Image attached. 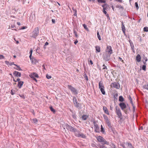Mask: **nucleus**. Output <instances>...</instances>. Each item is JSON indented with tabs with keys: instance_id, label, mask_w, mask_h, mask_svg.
Here are the masks:
<instances>
[{
	"instance_id": "nucleus-1",
	"label": "nucleus",
	"mask_w": 148,
	"mask_h": 148,
	"mask_svg": "<svg viewBox=\"0 0 148 148\" xmlns=\"http://www.w3.org/2000/svg\"><path fill=\"white\" fill-rule=\"evenodd\" d=\"M96 138L99 142L101 143L102 144H106L108 145L109 143L107 142L106 140L102 137L101 136H98L96 137Z\"/></svg>"
},
{
	"instance_id": "nucleus-2",
	"label": "nucleus",
	"mask_w": 148,
	"mask_h": 148,
	"mask_svg": "<svg viewBox=\"0 0 148 148\" xmlns=\"http://www.w3.org/2000/svg\"><path fill=\"white\" fill-rule=\"evenodd\" d=\"M73 101L74 105L76 107L78 108L79 109L82 108L81 104L77 102V99L75 97H73Z\"/></svg>"
},
{
	"instance_id": "nucleus-3",
	"label": "nucleus",
	"mask_w": 148,
	"mask_h": 148,
	"mask_svg": "<svg viewBox=\"0 0 148 148\" xmlns=\"http://www.w3.org/2000/svg\"><path fill=\"white\" fill-rule=\"evenodd\" d=\"M39 30L38 27H36L31 34V36L34 38H36L39 35Z\"/></svg>"
},
{
	"instance_id": "nucleus-4",
	"label": "nucleus",
	"mask_w": 148,
	"mask_h": 148,
	"mask_svg": "<svg viewBox=\"0 0 148 148\" xmlns=\"http://www.w3.org/2000/svg\"><path fill=\"white\" fill-rule=\"evenodd\" d=\"M99 88L100 89V91L104 95L105 94V91L104 90V87L102 81H100L99 83Z\"/></svg>"
},
{
	"instance_id": "nucleus-5",
	"label": "nucleus",
	"mask_w": 148,
	"mask_h": 148,
	"mask_svg": "<svg viewBox=\"0 0 148 148\" xmlns=\"http://www.w3.org/2000/svg\"><path fill=\"white\" fill-rule=\"evenodd\" d=\"M67 86L68 89L71 91L75 95L78 94V91L75 88L70 85H68Z\"/></svg>"
},
{
	"instance_id": "nucleus-6",
	"label": "nucleus",
	"mask_w": 148,
	"mask_h": 148,
	"mask_svg": "<svg viewBox=\"0 0 148 148\" xmlns=\"http://www.w3.org/2000/svg\"><path fill=\"white\" fill-rule=\"evenodd\" d=\"M66 127L67 129L70 130L71 132H77V130L74 128L73 127L67 124H65Z\"/></svg>"
},
{
	"instance_id": "nucleus-7",
	"label": "nucleus",
	"mask_w": 148,
	"mask_h": 148,
	"mask_svg": "<svg viewBox=\"0 0 148 148\" xmlns=\"http://www.w3.org/2000/svg\"><path fill=\"white\" fill-rule=\"evenodd\" d=\"M116 112L118 116V117L120 118V119H122V114L120 109L117 106L116 107Z\"/></svg>"
},
{
	"instance_id": "nucleus-8",
	"label": "nucleus",
	"mask_w": 148,
	"mask_h": 148,
	"mask_svg": "<svg viewBox=\"0 0 148 148\" xmlns=\"http://www.w3.org/2000/svg\"><path fill=\"white\" fill-rule=\"evenodd\" d=\"M103 59L106 61H109L110 58V55L107 53H105L103 55Z\"/></svg>"
},
{
	"instance_id": "nucleus-9",
	"label": "nucleus",
	"mask_w": 148,
	"mask_h": 148,
	"mask_svg": "<svg viewBox=\"0 0 148 148\" xmlns=\"http://www.w3.org/2000/svg\"><path fill=\"white\" fill-rule=\"evenodd\" d=\"M93 123L94 125V130L95 132L97 133L99 132V128L97 122L96 121H94Z\"/></svg>"
},
{
	"instance_id": "nucleus-10",
	"label": "nucleus",
	"mask_w": 148,
	"mask_h": 148,
	"mask_svg": "<svg viewBox=\"0 0 148 148\" xmlns=\"http://www.w3.org/2000/svg\"><path fill=\"white\" fill-rule=\"evenodd\" d=\"M78 134H75V135L77 137H81L83 138H86V136L83 133L80 134V132L79 131H77Z\"/></svg>"
},
{
	"instance_id": "nucleus-11",
	"label": "nucleus",
	"mask_w": 148,
	"mask_h": 148,
	"mask_svg": "<svg viewBox=\"0 0 148 148\" xmlns=\"http://www.w3.org/2000/svg\"><path fill=\"white\" fill-rule=\"evenodd\" d=\"M112 86L114 88H116L117 89H119L120 88V86L119 84L117 83H112L111 84Z\"/></svg>"
},
{
	"instance_id": "nucleus-12",
	"label": "nucleus",
	"mask_w": 148,
	"mask_h": 148,
	"mask_svg": "<svg viewBox=\"0 0 148 148\" xmlns=\"http://www.w3.org/2000/svg\"><path fill=\"white\" fill-rule=\"evenodd\" d=\"M106 51H107L109 54L111 55L112 53V50L110 46H108L107 47Z\"/></svg>"
},
{
	"instance_id": "nucleus-13",
	"label": "nucleus",
	"mask_w": 148,
	"mask_h": 148,
	"mask_svg": "<svg viewBox=\"0 0 148 148\" xmlns=\"http://www.w3.org/2000/svg\"><path fill=\"white\" fill-rule=\"evenodd\" d=\"M119 106L122 110H123L127 107L126 105L123 102L120 103L119 104Z\"/></svg>"
},
{
	"instance_id": "nucleus-14",
	"label": "nucleus",
	"mask_w": 148,
	"mask_h": 148,
	"mask_svg": "<svg viewBox=\"0 0 148 148\" xmlns=\"http://www.w3.org/2000/svg\"><path fill=\"white\" fill-rule=\"evenodd\" d=\"M13 74L14 76L17 77H20L21 76V73L16 71H14Z\"/></svg>"
},
{
	"instance_id": "nucleus-15",
	"label": "nucleus",
	"mask_w": 148,
	"mask_h": 148,
	"mask_svg": "<svg viewBox=\"0 0 148 148\" xmlns=\"http://www.w3.org/2000/svg\"><path fill=\"white\" fill-rule=\"evenodd\" d=\"M32 64H36L38 62V60L34 58H32V60H31Z\"/></svg>"
},
{
	"instance_id": "nucleus-16",
	"label": "nucleus",
	"mask_w": 148,
	"mask_h": 148,
	"mask_svg": "<svg viewBox=\"0 0 148 148\" xmlns=\"http://www.w3.org/2000/svg\"><path fill=\"white\" fill-rule=\"evenodd\" d=\"M30 76L31 77H38V75L36 73H32L31 75H30Z\"/></svg>"
},
{
	"instance_id": "nucleus-17",
	"label": "nucleus",
	"mask_w": 148,
	"mask_h": 148,
	"mask_svg": "<svg viewBox=\"0 0 148 148\" xmlns=\"http://www.w3.org/2000/svg\"><path fill=\"white\" fill-rule=\"evenodd\" d=\"M103 110L105 113L108 115H109V113L108 112V110L107 108L105 106H103Z\"/></svg>"
},
{
	"instance_id": "nucleus-18",
	"label": "nucleus",
	"mask_w": 148,
	"mask_h": 148,
	"mask_svg": "<svg viewBox=\"0 0 148 148\" xmlns=\"http://www.w3.org/2000/svg\"><path fill=\"white\" fill-rule=\"evenodd\" d=\"M136 59L138 62H139L141 61V56L139 54H138L136 57Z\"/></svg>"
},
{
	"instance_id": "nucleus-19",
	"label": "nucleus",
	"mask_w": 148,
	"mask_h": 148,
	"mask_svg": "<svg viewBox=\"0 0 148 148\" xmlns=\"http://www.w3.org/2000/svg\"><path fill=\"white\" fill-rule=\"evenodd\" d=\"M23 81H20L18 82V86L19 88H21L23 85Z\"/></svg>"
},
{
	"instance_id": "nucleus-20",
	"label": "nucleus",
	"mask_w": 148,
	"mask_h": 148,
	"mask_svg": "<svg viewBox=\"0 0 148 148\" xmlns=\"http://www.w3.org/2000/svg\"><path fill=\"white\" fill-rule=\"evenodd\" d=\"M101 132L103 134H106V132H105V129L103 127V126L102 125H101Z\"/></svg>"
},
{
	"instance_id": "nucleus-21",
	"label": "nucleus",
	"mask_w": 148,
	"mask_h": 148,
	"mask_svg": "<svg viewBox=\"0 0 148 148\" xmlns=\"http://www.w3.org/2000/svg\"><path fill=\"white\" fill-rule=\"evenodd\" d=\"M121 23H122V25H121L122 29V30L123 32L124 33H125V27L124 26V25L123 24V21H122Z\"/></svg>"
},
{
	"instance_id": "nucleus-22",
	"label": "nucleus",
	"mask_w": 148,
	"mask_h": 148,
	"mask_svg": "<svg viewBox=\"0 0 148 148\" xmlns=\"http://www.w3.org/2000/svg\"><path fill=\"white\" fill-rule=\"evenodd\" d=\"M96 50L98 52H99L100 51V48L99 46H96L95 47Z\"/></svg>"
},
{
	"instance_id": "nucleus-23",
	"label": "nucleus",
	"mask_w": 148,
	"mask_h": 148,
	"mask_svg": "<svg viewBox=\"0 0 148 148\" xmlns=\"http://www.w3.org/2000/svg\"><path fill=\"white\" fill-rule=\"evenodd\" d=\"M116 7L117 8H119V9H121L122 10H123V7L121 5L118 4L116 5Z\"/></svg>"
},
{
	"instance_id": "nucleus-24",
	"label": "nucleus",
	"mask_w": 148,
	"mask_h": 148,
	"mask_svg": "<svg viewBox=\"0 0 148 148\" xmlns=\"http://www.w3.org/2000/svg\"><path fill=\"white\" fill-rule=\"evenodd\" d=\"M124 98L122 96H120L119 97V101L121 102H123L124 101Z\"/></svg>"
},
{
	"instance_id": "nucleus-25",
	"label": "nucleus",
	"mask_w": 148,
	"mask_h": 148,
	"mask_svg": "<svg viewBox=\"0 0 148 148\" xmlns=\"http://www.w3.org/2000/svg\"><path fill=\"white\" fill-rule=\"evenodd\" d=\"M88 117V116L86 115H84L82 116V119L84 120H86Z\"/></svg>"
},
{
	"instance_id": "nucleus-26",
	"label": "nucleus",
	"mask_w": 148,
	"mask_h": 148,
	"mask_svg": "<svg viewBox=\"0 0 148 148\" xmlns=\"http://www.w3.org/2000/svg\"><path fill=\"white\" fill-rule=\"evenodd\" d=\"M49 108L50 109V110L51 111L53 112V113H54L56 112V110L55 109H54L52 106H51L49 107Z\"/></svg>"
},
{
	"instance_id": "nucleus-27",
	"label": "nucleus",
	"mask_w": 148,
	"mask_h": 148,
	"mask_svg": "<svg viewBox=\"0 0 148 148\" xmlns=\"http://www.w3.org/2000/svg\"><path fill=\"white\" fill-rule=\"evenodd\" d=\"M103 117L106 122L109 120L108 117L105 114L103 115Z\"/></svg>"
},
{
	"instance_id": "nucleus-28",
	"label": "nucleus",
	"mask_w": 148,
	"mask_h": 148,
	"mask_svg": "<svg viewBox=\"0 0 148 148\" xmlns=\"http://www.w3.org/2000/svg\"><path fill=\"white\" fill-rule=\"evenodd\" d=\"M143 88L148 90V84H145L143 86Z\"/></svg>"
},
{
	"instance_id": "nucleus-29",
	"label": "nucleus",
	"mask_w": 148,
	"mask_h": 148,
	"mask_svg": "<svg viewBox=\"0 0 148 148\" xmlns=\"http://www.w3.org/2000/svg\"><path fill=\"white\" fill-rule=\"evenodd\" d=\"M73 33L75 34V36L76 38H77L78 37V36L77 34V32H76V31L74 29L73 30Z\"/></svg>"
},
{
	"instance_id": "nucleus-30",
	"label": "nucleus",
	"mask_w": 148,
	"mask_h": 148,
	"mask_svg": "<svg viewBox=\"0 0 148 148\" xmlns=\"http://www.w3.org/2000/svg\"><path fill=\"white\" fill-rule=\"evenodd\" d=\"M106 123H107L108 126L110 127H111V125L110 122L109 121V120L107 121L106 122Z\"/></svg>"
},
{
	"instance_id": "nucleus-31",
	"label": "nucleus",
	"mask_w": 148,
	"mask_h": 148,
	"mask_svg": "<svg viewBox=\"0 0 148 148\" xmlns=\"http://www.w3.org/2000/svg\"><path fill=\"white\" fill-rule=\"evenodd\" d=\"M98 2L99 3H105L106 1L104 0H97Z\"/></svg>"
},
{
	"instance_id": "nucleus-32",
	"label": "nucleus",
	"mask_w": 148,
	"mask_h": 148,
	"mask_svg": "<svg viewBox=\"0 0 148 148\" xmlns=\"http://www.w3.org/2000/svg\"><path fill=\"white\" fill-rule=\"evenodd\" d=\"M97 37H98V39H99V40H101V36H100V35L99 34V32L98 31H97Z\"/></svg>"
},
{
	"instance_id": "nucleus-33",
	"label": "nucleus",
	"mask_w": 148,
	"mask_h": 148,
	"mask_svg": "<svg viewBox=\"0 0 148 148\" xmlns=\"http://www.w3.org/2000/svg\"><path fill=\"white\" fill-rule=\"evenodd\" d=\"M128 99L130 101V102L131 103V104H132V105H133V104H134L133 103L132 99L130 96L129 97Z\"/></svg>"
},
{
	"instance_id": "nucleus-34",
	"label": "nucleus",
	"mask_w": 148,
	"mask_h": 148,
	"mask_svg": "<svg viewBox=\"0 0 148 148\" xmlns=\"http://www.w3.org/2000/svg\"><path fill=\"white\" fill-rule=\"evenodd\" d=\"M72 116L73 117V119H76L77 118V117L75 115V113L74 112H72Z\"/></svg>"
},
{
	"instance_id": "nucleus-35",
	"label": "nucleus",
	"mask_w": 148,
	"mask_h": 148,
	"mask_svg": "<svg viewBox=\"0 0 148 148\" xmlns=\"http://www.w3.org/2000/svg\"><path fill=\"white\" fill-rule=\"evenodd\" d=\"M83 26L84 28L85 29H86V30H87V31H88V27H87L86 24H84L83 25Z\"/></svg>"
},
{
	"instance_id": "nucleus-36",
	"label": "nucleus",
	"mask_w": 148,
	"mask_h": 148,
	"mask_svg": "<svg viewBox=\"0 0 148 148\" xmlns=\"http://www.w3.org/2000/svg\"><path fill=\"white\" fill-rule=\"evenodd\" d=\"M127 145L128 147H129L133 148L134 147L132 146V145L131 143H127Z\"/></svg>"
},
{
	"instance_id": "nucleus-37",
	"label": "nucleus",
	"mask_w": 148,
	"mask_h": 148,
	"mask_svg": "<svg viewBox=\"0 0 148 148\" xmlns=\"http://www.w3.org/2000/svg\"><path fill=\"white\" fill-rule=\"evenodd\" d=\"M16 66L17 67V69H16L18 71H21L22 70L21 69V68L19 66L17 65H16Z\"/></svg>"
},
{
	"instance_id": "nucleus-38",
	"label": "nucleus",
	"mask_w": 148,
	"mask_h": 148,
	"mask_svg": "<svg viewBox=\"0 0 148 148\" xmlns=\"http://www.w3.org/2000/svg\"><path fill=\"white\" fill-rule=\"evenodd\" d=\"M84 78L86 80L88 81V76H87V75L85 73V74H84Z\"/></svg>"
},
{
	"instance_id": "nucleus-39",
	"label": "nucleus",
	"mask_w": 148,
	"mask_h": 148,
	"mask_svg": "<svg viewBox=\"0 0 148 148\" xmlns=\"http://www.w3.org/2000/svg\"><path fill=\"white\" fill-rule=\"evenodd\" d=\"M15 91L14 90H11L10 93L12 95H14L15 94Z\"/></svg>"
},
{
	"instance_id": "nucleus-40",
	"label": "nucleus",
	"mask_w": 148,
	"mask_h": 148,
	"mask_svg": "<svg viewBox=\"0 0 148 148\" xmlns=\"http://www.w3.org/2000/svg\"><path fill=\"white\" fill-rule=\"evenodd\" d=\"M143 30L146 32H148V27H145L143 28Z\"/></svg>"
},
{
	"instance_id": "nucleus-41",
	"label": "nucleus",
	"mask_w": 148,
	"mask_h": 148,
	"mask_svg": "<svg viewBox=\"0 0 148 148\" xmlns=\"http://www.w3.org/2000/svg\"><path fill=\"white\" fill-rule=\"evenodd\" d=\"M103 66L104 67L102 68V70H104V69L107 70L108 69L106 66L104 64H103Z\"/></svg>"
},
{
	"instance_id": "nucleus-42",
	"label": "nucleus",
	"mask_w": 148,
	"mask_h": 148,
	"mask_svg": "<svg viewBox=\"0 0 148 148\" xmlns=\"http://www.w3.org/2000/svg\"><path fill=\"white\" fill-rule=\"evenodd\" d=\"M132 106H133V113L135 112L136 107H135V106H134V104H133V105H132Z\"/></svg>"
},
{
	"instance_id": "nucleus-43",
	"label": "nucleus",
	"mask_w": 148,
	"mask_h": 148,
	"mask_svg": "<svg viewBox=\"0 0 148 148\" xmlns=\"http://www.w3.org/2000/svg\"><path fill=\"white\" fill-rule=\"evenodd\" d=\"M135 6H136V7L137 9L138 10L139 8V7L138 6V3L137 2H136L135 3Z\"/></svg>"
},
{
	"instance_id": "nucleus-44",
	"label": "nucleus",
	"mask_w": 148,
	"mask_h": 148,
	"mask_svg": "<svg viewBox=\"0 0 148 148\" xmlns=\"http://www.w3.org/2000/svg\"><path fill=\"white\" fill-rule=\"evenodd\" d=\"M146 66L145 65H143L142 67V69L144 71L146 70Z\"/></svg>"
},
{
	"instance_id": "nucleus-45",
	"label": "nucleus",
	"mask_w": 148,
	"mask_h": 148,
	"mask_svg": "<svg viewBox=\"0 0 148 148\" xmlns=\"http://www.w3.org/2000/svg\"><path fill=\"white\" fill-rule=\"evenodd\" d=\"M46 78L48 79H50L51 77V76H50L49 75L47 74L46 75Z\"/></svg>"
},
{
	"instance_id": "nucleus-46",
	"label": "nucleus",
	"mask_w": 148,
	"mask_h": 148,
	"mask_svg": "<svg viewBox=\"0 0 148 148\" xmlns=\"http://www.w3.org/2000/svg\"><path fill=\"white\" fill-rule=\"evenodd\" d=\"M11 28H13V29L12 30H16V29L15 28H14L15 27L14 25H11Z\"/></svg>"
},
{
	"instance_id": "nucleus-47",
	"label": "nucleus",
	"mask_w": 148,
	"mask_h": 148,
	"mask_svg": "<svg viewBox=\"0 0 148 148\" xmlns=\"http://www.w3.org/2000/svg\"><path fill=\"white\" fill-rule=\"evenodd\" d=\"M5 58L2 55H0V59H4Z\"/></svg>"
},
{
	"instance_id": "nucleus-48",
	"label": "nucleus",
	"mask_w": 148,
	"mask_h": 148,
	"mask_svg": "<svg viewBox=\"0 0 148 148\" xmlns=\"http://www.w3.org/2000/svg\"><path fill=\"white\" fill-rule=\"evenodd\" d=\"M19 95V96L21 97L23 99H25V96L23 95Z\"/></svg>"
},
{
	"instance_id": "nucleus-49",
	"label": "nucleus",
	"mask_w": 148,
	"mask_h": 148,
	"mask_svg": "<svg viewBox=\"0 0 148 148\" xmlns=\"http://www.w3.org/2000/svg\"><path fill=\"white\" fill-rule=\"evenodd\" d=\"M74 16H77V10H74Z\"/></svg>"
},
{
	"instance_id": "nucleus-50",
	"label": "nucleus",
	"mask_w": 148,
	"mask_h": 148,
	"mask_svg": "<svg viewBox=\"0 0 148 148\" xmlns=\"http://www.w3.org/2000/svg\"><path fill=\"white\" fill-rule=\"evenodd\" d=\"M33 80H34L36 81V82L37 81V80L34 77H31Z\"/></svg>"
},
{
	"instance_id": "nucleus-51",
	"label": "nucleus",
	"mask_w": 148,
	"mask_h": 148,
	"mask_svg": "<svg viewBox=\"0 0 148 148\" xmlns=\"http://www.w3.org/2000/svg\"><path fill=\"white\" fill-rule=\"evenodd\" d=\"M33 121L35 123H36L37 122V120L36 119H33Z\"/></svg>"
},
{
	"instance_id": "nucleus-52",
	"label": "nucleus",
	"mask_w": 148,
	"mask_h": 148,
	"mask_svg": "<svg viewBox=\"0 0 148 148\" xmlns=\"http://www.w3.org/2000/svg\"><path fill=\"white\" fill-rule=\"evenodd\" d=\"M12 65H14L15 66L16 65V64H14V62H11L10 63V66H12Z\"/></svg>"
},
{
	"instance_id": "nucleus-53",
	"label": "nucleus",
	"mask_w": 148,
	"mask_h": 148,
	"mask_svg": "<svg viewBox=\"0 0 148 148\" xmlns=\"http://www.w3.org/2000/svg\"><path fill=\"white\" fill-rule=\"evenodd\" d=\"M5 63L7 65H8L9 64H10L9 62L8 61H5Z\"/></svg>"
},
{
	"instance_id": "nucleus-54",
	"label": "nucleus",
	"mask_w": 148,
	"mask_h": 148,
	"mask_svg": "<svg viewBox=\"0 0 148 148\" xmlns=\"http://www.w3.org/2000/svg\"><path fill=\"white\" fill-rule=\"evenodd\" d=\"M103 12L106 15L108 14L106 10H103Z\"/></svg>"
},
{
	"instance_id": "nucleus-55",
	"label": "nucleus",
	"mask_w": 148,
	"mask_h": 148,
	"mask_svg": "<svg viewBox=\"0 0 148 148\" xmlns=\"http://www.w3.org/2000/svg\"><path fill=\"white\" fill-rule=\"evenodd\" d=\"M106 16L107 17L108 19H110V17L109 16V15L108 14L106 15Z\"/></svg>"
},
{
	"instance_id": "nucleus-56",
	"label": "nucleus",
	"mask_w": 148,
	"mask_h": 148,
	"mask_svg": "<svg viewBox=\"0 0 148 148\" xmlns=\"http://www.w3.org/2000/svg\"><path fill=\"white\" fill-rule=\"evenodd\" d=\"M52 22L53 23H55V20L54 19H52Z\"/></svg>"
},
{
	"instance_id": "nucleus-57",
	"label": "nucleus",
	"mask_w": 148,
	"mask_h": 148,
	"mask_svg": "<svg viewBox=\"0 0 148 148\" xmlns=\"http://www.w3.org/2000/svg\"><path fill=\"white\" fill-rule=\"evenodd\" d=\"M107 5L106 4H103V5H102V7H103H103H105V6Z\"/></svg>"
},
{
	"instance_id": "nucleus-58",
	"label": "nucleus",
	"mask_w": 148,
	"mask_h": 148,
	"mask_svg": "<svg viewBox=\"0 0 148 148\" xmlns=\"http://www.w3.org/2000/svg\"><path fill=\"white\" fill-rule=\"evenodd\" d=\"M78 42V41L77 40H75V41L74 42V44H75V45H76V44H77V43Z\"/></svg>"
},
{
	"instance_id": "nucleus-59",
	"label": "nucleus",
	"mask_w": 148,
	"mask_h": 148,
	"mask_svg": "<svg viewBox=\"0 0 148 148\" xmlns=\"http://www.w3.org/2000/svg\"><path fill=\"white\" fill-rule=\"evenodd\" d=\"M115 1H118V2H121V3L122 2V0H115Z\"/></svg>"
},
{
	"instance_id": "nucleus-60",
	"label": "nucleus",
	"mask_w": 148,
	"mask_h": 148,
	"mask_svg": "<svg viewBox=\"0 0 148 148\" xmlns=\"http://www.w3.org/2000/svg\"><path fill=\"white\" fill-rule=\"evenodd\" d=\"M32 50L31 49L30 51V52H29L30 54H31V55H32Z\"/></svg>"
},
{
	"instance_id": "nucleus-61",
	"label": "nucleus",
	"mask_w": 148,
	"mask_h": 148,
	"mask_svg": "<svg viewBox=\"0 0 148 148\" xmlns=\"http://www.w3.org/2000/svg\"><path fill=\"white\" fill-rule=\"evenodd\" d=\"M32 55H31V54H30V55L29 56V57L31 60H32Z\"/></svg>"
},
{
	"instance_id": "nucleus-62",
	"label": "nucleus",
	"mask_w": 148,
	"mask_h": 148,
	"mask_svg": "<svg viewBox=\"0 0 148 148\" xmlns=\"http://www.w3.org/2000/svg\"><path fill=\"white\" fill-rule=\"evenodd\" d=\"M49 43L47 42H46L45 44V46H46L48 45Z\"/></svg>"
},
{
	"instance_id": "nucleus-63",
	"label": "nucleus",
	"mask_w": 148,
	"mask_h": 148,
	"mask_svg": "<svg viewBox=\"0 0 148 148\" xmlns=\"http://www.w3.org/2000/svg\"><path fill=\"white\" fill-rule=\"evenodd\" d=\"M90 63L91 65H92V64H93V62H92V60H90Z\"/></svg>"
},
{
	"instance_id": "nucleus-64",
	"label": "nucleus",
	"mask_w": 148,
	"mask_h": 148,
	"mask_svg": "<svg viewBox=\"0 0 148 148\" xmlns=\"http://www.w3.org/2000/svg\"><path fill=\"white\" fill-rule=\"evenodd\" d=\"M25 29V26H23L21 28V29Z\"/></svg>"
}]
</instances>
